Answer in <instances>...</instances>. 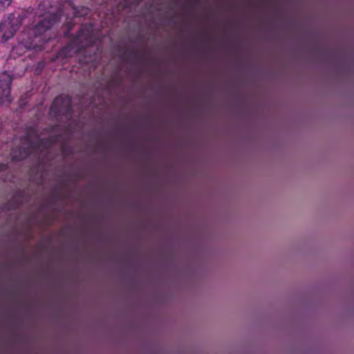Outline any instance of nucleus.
I'll return each instance as SVG.
<instances>
[{
  "label": "nucleus",
  "instance_id": "11",
  "mask_svg": "<svg viewBox=\"0 0 354 354\" xmlns=\"http://www.w3.org/2000/svg\"><path fill=\"white\" fill-rule=\"evenodd\" d=\"M72 19L73 18L71 19V21H68L67 24H66V26H67V28L68 29V30H70L73 26V23L72 22Z\"/></svg>",
  "mask_w": 354,
  "mask_h": 354
},
{
  "label": "nucleus",
  "instance_id": "4",
  "mask_svg": "<svg viewBox=\"0 0 354 354\" xmlns=\"http://www.w3.org/2000/svg\"><path fill=\"white\" fill-rule=\"evenodd\" d=\"M26 17V12H22L17 16L15 13L9 15L7 19L0 23V41L5 43L12 38Z\"/></svg>",
  "mask_w": 354,
  "mask_h": 354
},
{
  "label": "nucleus",
  "instance_id": "3",
  "mask_svg": "<svg viewBox=\"0 0 354 354\" xmlns=\"http://www.w3.org/2000/svg\"><path fill=\"white\" fill-rule=\"evenodd\" d=\"M95 41L93 27L91 24L82 25L76 37L62 48L56 55V59H66L80 53L86 47Z\"/></svg>",
  "mask_w": 354,
  "mask_h": 354
},
{
  "label": "nucleus",
  "instance_id": "7",
  "mask_svg": "<svg viewBox=\"0 0 354 354\" xmlns=\"http://www.w3.org/2000/svg\"><path fill=\"white\" fill-rule=\"evenodd\" d=\"M121 57L127 62H145L149 59V57L146 53H140L136 50H124Z\"/></svg>",
  "mask_w": 354,
  "mask_h": 354
},
{
  "label": "nucleus",
  "instance_id": "15",
  "mask_svg": "<svg viewBox=\"0 0 354 354\" xmlns=\"http://www.w3.org/2000/svg\"><path fill=\"white\" fill-rule=\"evenodd\" d=\"M66 15H67V18H68V17H69V14H68V13H66Z\"/></svg>",
  "mask_w": 354,
  "mask_h": 354
},
{
  "label": "nucleus",
  "instance_id": "12",
  "mask_svg": "<svg viewBox=\"0 0 354 354\" xmlns=\"http://www.w3.org/2000/svg\"><path fill=\"white\" fill-rule=\"evenodd\" d=\"M53 196H54L55 198H59L61 196V194L59 193H58V192H55L53 194Z\"/></svg>",
  "mask_w": 354,
  "mask_h": 354
},
{
  "label": "nucleus",
  "instance_id": "10",
  "mask_svg": "<svg viewBox=\"0 0 354 354\" xmlns=\"http://www.w3.org/2000/svg\"><path fill=\"white\" fill-rule=\"evenodd\" d=\"M10 3L11 0H0V11L4 10Z\"/></svg>",
  "mask_w": 354,
  "mask_h": 354
},
{
  "label": "nucleus",
  "instance_id": "2",
  "mask_svg": "<svg viewBox=\"0 0 354 354\" xmlns=\"http://www.w3.org/2000/svg\"><path fill=\"white\" fill-rule=\"evenodd\" d=\"M44 6L43 3H39L36 12V15L39 17L38 21L32 28L27 29L28 34L27 44L33 48L48 42L49 38L46 37V33L60 20L64 14L62 9L57 10L56 12L42 14L40 11Z\"/></svg>",
  "mask_w": 354,
  "mask_h": 354
},
{
  "label": "nucleus",
  "instance_id": "8",
  "mask_svg": "<svg viewBox=\"0 0 354 354\" xmlns=\"http://www.w3.org/2000/svg\"><path fill=\"white\" fill-rule=\"evenodd\" d=\"M24 194L22 192H18L7 203L3 205V209L6 211L15 210L19 209L22 203V198Z\"/></svg>",
  "mask_w": 354,
  "mask_h": 354
},
{
  "label": "nucleus",
  "instance_id": "13",
  "mask_svg": "<svg viewBox=\"0 0 354 354\" xmlns=\"http://www.w3.org/2000/svg\"><path fill=\"white\" fill-rule=\"evenodd\" d=\"M192 3H194V4H198L199 3V1L198 0H190Z\"/></svg>",
  "mask_w": 354,
  "mask_h": 354
},
{
  "label": "nucleus",
  "instance_id": "5",
  "mask_svg": "<svg viewBox=\"0 0 354 354\" xmlns=\"http://www.w3.org/2000/svg\"><path fill=\"white\" fill-rule=\"evenodd\" d=\"M49 113L56 120H59V117L70 119L73 113L71 97L64 94L57 96L52 103Z\"/></svg>",
  "mask_w": 354,
  "mask_h": 354
},
{
  "label": "nucleus",
  "instance_id": "1",
  "mask_svg": "<svg viewBox=\"0 0 354 354\" xmlns=\"http://www.w3.org/2000/svg\"><path fill=\"white\" fill-rule=\"evenodd\" d=\"M59 136L41 138L35 127L26 129V133L21 138V145L12 149V158L15 160H22L37 150H45L55 145Z\"/></svg>",
  "mask_w": 354,
  "mask_h": 354
},
{
  "label": "nucleus",
  "instance_id": "6",
  "mask_svg": "<svg viewBox=\"0 0 354 354\" xmlns=\"http://www.w3.org/2000/svg\"><path fill=\"white\" fill-rule=\"evenodd\" d=\"M12 82L11 75L6 71L0 73V104H10L12 102L10 97V87Z\"/></svg>",
  "mask_w": 354,
  "mask_h": 354
},
{
  "label": "nucleus",
  "instance_id": "14",
  "mask_svg": "<svg viewBox=\"0 0 354 354\" xmlns=\"http://www.w3.org/2000/svg\"><path fill=\"white\" fill-rule=\"evenodd\" d=\"M6 166L4 165H0V170L2 169L3 167H5Z\"/></svg>",
  "mask_w": 354,
  "mask_h": 354
},
{
  "label": "nucleus",
  "instance_id": "9",
  "mask_svg": "<svg viewBox=\"0 0 354 354\" xmlns=\"http://www.w3.org/2000/svg\"><path fill=\"white\" fill-rule=\"evenodd\" d=\"M64 6L71 10L73 17H83L88 16L90 14V9L85 6L75 7L71 1H68L65 3Z\"/></svg>",
  "mask_w": 354,
  "mask_h": 354
}]
</instances>
